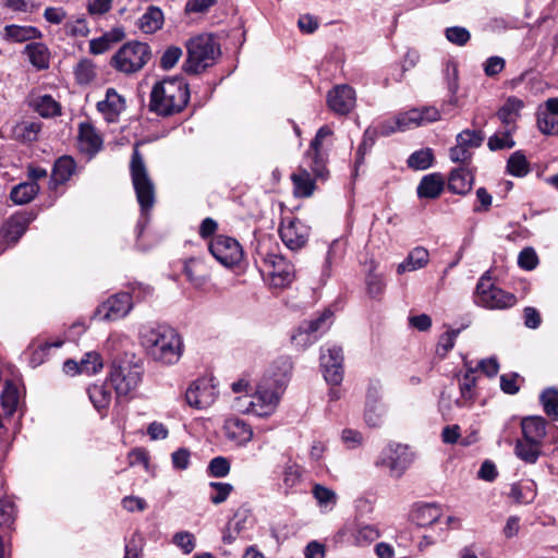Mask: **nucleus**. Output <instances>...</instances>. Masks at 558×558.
<instances>
[{
  "mask_svg": "<svg viewBox=\"0 0 558 558\" xmlns=\"http://www.w3.org/2000/svg\"><path fill=\"white\" fill-rule=\"evenodd\" d=\"M279 235L288 248L296 251L307 243L310 228L298 218L283 219L279 228Z\"/></svg>",
  "mask_w": 558,
  "mask_h": 558,
  "instance_id": "obj_16",
  "label": "nucleus"
},
{
  "mask_svg": "<svg viewBox=\"0 0 558 558\" xmlns=\"http://www.w3.org/2000/svg\"><path fill=\"white\" fill-rule=\"evenodd\" d=\"M88 398L98 411L107 409L111 402V390L105 385H93L87 389Z\"/></svg>",
  "mask_w": 558,
  "mask_h": 558,
  "instance_id": "obj_41",
  "label": "nucleus"
},
{
  "mask_svg": "<svg viewBox=\"0 0 558 558\" xmlns=\"http://www.w3.org/2000/svg\"><path fill=\"white\" fill-rule=\"evenodd\" d=\"M434 155L430 148L416 150L410 155L408 166L415 170H425L433 163Z\"/></svg>",
  "mask_w": 558,
  "mask_h": 558,
  "instance_id": "obj_49",
  "label": "nucleus"
},
{
  "mask_svg": "<svg viewBox=\"0 0 558 558\" xmlns=\"http://www.w3.org/2000/svg\"><path fill=\"white\" fill-rule=\"evenodd\" d=\"M163 24V13L157 7H149L147 11L140 19V28L146 33L151 34L160 29Z\"/></svg>",
  "mask_w": 558,
  "mask_h": 558,
  "instance_id": "obj_35",
  "label": "nucleus"
},
{
  "mask_svg": "<svg viewBox=\"0 0 558 558\" xmlns=\"http://www.w3.org/2000/svg\"><path fill=\"white\" fill-rule=\"evenodd\" d=\"M295 192L301 196H311L314 190V181L307 169H301L299 173L292 174Z\"/></svg>",
  "mask_w": 558,
  "mask_h": 558,
  "instance_id": "obj_43",
  "label": "nucleus"
},
{
  "mask_svg": "<svg viewBox=\"0 0 558 558\" xmlns=\"http://www.w3.org/2000/svg\"><path fill=\"white\" fill-rule=\"evenodd\" d=\"M141 343L147 355L162 365L175 364L183 353L181 336L169 326H158L142 332Z\"/></svg>",
  "mask_w": 558,
  "mask_h": 558,
  "instance_id": "obj_1",
  "label": "nucleus"
},
{
  "mask_svg": "<svg viewBox=\"0 0 558 558\" xmlns=\"http://www.w3.org/2000/svg\"><path fill=\"white\" fill-rule=\"evenodd\" d=\"M75 78L81 85L89 84L96 76L95 64L87 59H83L75 68Z\"/></svg>",
  "mask_w": 558,
  "mask_h": 558,
  "instance_id": "obj_54",
  "label": "nucleus"
},
{
  "mask_svg": "<svg viewBox=\"0 0 558 558\" xmlns=\"http://www.w3.org/2000/svg\"><path fill=\"white\" fill-rule=\"evenodd\" d=\"M143 367L134 354L125 352L113 357L109 380L118 397L128 396L142 380Z\"/></svg>",
  "mask_w": 558,
  "mask_h": 558,
  "instance_id": "obj_3",
  "label": "nucleus"
},
{
  "mask_svg": "<svg viewBox=\"0 0 558 558\" xmlns=\"http://www.w3.org/2000/svg\"><path fill=\"white\" fill-rule=\"evenodd\" d=\"M40 130L39 121H22L13 128V136L22 143H33L37 141Z\"/></svg>",
  "mask_w": 558,
  "mask_h": 558,
  "instance_id": "obj_32",
  "label": "nucleus"
},
{
  "mask_svg": "<svg viewBox=\"0 0 558 558\" xmlns=\"http://www.w3.org/2000/svg\"><path fill=\"white\" fill-rule=\"evenodd\" d=\"M208 472L215 477H225L230 472V462L225 457L214 458L208 465Z\"/></svg>",
  "mask_w": 558,
  "mask_h": 558,
  "instance_id": "obj_61",
  "label": "nucleus"
},
{
  "mask_svg": "<svg viewBox=\"0 0 558 558\" xmlns=\"http://www.w3.org/2000/svg\"><path fill=\"white\" fill-rule=\"evenodd\" d=\"M331 316V311L325 310L317 318L302 323V325L299 327L298 333L292 336V341L299 344L300 340H303V337L305 336L306 340L304 341L303 345L313 343L316 340V337L311 338L312 335L318 330L326 329L328 327L327 320L330 319Z\"/></svg>",
  "mask_w": 558,
  "mask_h": 558,
  "instance_id": "obj_22",
  "label": "nucleus"
},
{
  "mask_svg": "<svg viewBox=\"0 0 558 558\" xmlns=\"http://www.w3.org/2000/svg\"><path fill=\"white\" fill-rule=\"evenodd\" d=\"M476 302L487 308L502 310L515 304L517 299L512 293L495 287L490 282V277L483 275L476 286Z\"/></svg>",
  "mask_w": 558,
  "mask_h": 558,
  "instance_id": "obj_8",
  "label": "nucleus"
},
{
  "mask_svg": "<svg viewBox=\"0 0 558 558\" xmlns=\"http://www.w3.org/2000/svg\"><path fill=\"white\" fill-rule=\"evenodd\" d=\"M537 125L543 134L558 135V119L553 114L539 112L537 114Z\"/></svg>",
  "mask_w": 558,
  "mask_h": 558,
  "instance_id": "obj_56",
  "label": "nucleus"
},
{
  "mask_svg": "<svg viewBox=\"0 0 558 558\" xmlns=\"http://www.w3.org/2000/svg\"><path fill=\"white\" fill-rule=\"evenodd\" d=\"M523 439L535 444H543L546 436V421L542 416H529L521 421Z\"/></svg>",
  "mask_w": 558,
  "mask_h": 558,
  "instance_id": "obj_25",
  "label": "nucleus"
},
{
  "mask_svg": "<svg viewBox=\"0 0 558 558\" xmlns=\"http://www.w3.org/2000/svg\"><path fill=\"white\" fill-rule=\"evenodd\" d=\"M104 368V360L99 352L87 351L77 361L72 360V371L82 375H95Z\"/></svg>",
  "mask_w": 558,
  "mask_h": 558,
  "instance_id": "obj_24",
  "label": "nucleus"
},
{
  "mask_svg": "<svg viewBox=\"0 0 558 558\" xmlns=\"http://www.w3.org/2000/svg\"><path fill=\"white\" fill-rule=\"evenodd\" d=\"M466 372L459 379V389L460 397L454 400V404L458 408H469L473 404L475 400V386H476V376L473 367L469 366L465 362Z\"/></svg>",
  "mask_w": 558,
  "mask_h": 558,
  "instance_id": "obj_21",
  "label": "nucleus"
},
{
  "mask_svg": "<svg viewBox=\"0 0 558 558\" xmlns=\"http://www.w3.org/2000/svg\"><path fill=\"white\" fill-rule=\"evenodd\" d=\"M445 35L448 41L457 46H464L471 38L470 32L462 26L448 27Z\"/></svg>",
  "mask_w": 558,
  "mask_h": 558,
  "instance_id": "obj_57",
  "label": "nucleus"
},
{
  "mask_svg": "<svg viewBox=\"0 0 558 558\" xmlns=\"http://www.w3.org/2000/svg\"><path fill=\"white\" fill-rule=\"evenodd\" d=\"M39 186L36 182H22L15 185L10 197L16 205H25L29 203L38 193Z\"/></svg>",
  "mask_w": 558,
  "mask_h": 558,
  "instance_id": "obj_36",
  "label": "nucleus"
},
{
  "mask_svg": "<svg viewBox=\"0 0 558 558\" xmlns=\"http://www.w3.org/2000/svg\"><path fill=\"white\" fill-rule=\"evenodd\" d=\"M473 180V174L468 169H453L448 179V189L454 194L465 195L471 191Z\"/></svg>",
  "mask_w": 558,
  "mask_h": 558,
  "instance_id": "obj_27",
  "label": "nucleus"
},
{
  "mask_svg": "<svg viewBox=\"0 0 558 558\" xmlns=\"http://www.w3.org/2000/svg\"><path fill=\"white\" fill-rule=\"evenodd\" d=\"M225 435L238 445L247 444L253 437L252 427L240 417H230L223 425Z\"/></svg>",
  "mask_w": 558,
  "mask_h": 558,
  "instance_id": "obj_23",
  "label": "nucleus"
},
{
  "mask_svg": "<svg viewBox=\"0 0 558 558\" xmlns=\"http://www.w3.org/2000/svg\"><path fill=\"white\" fill-rule=\"evenodd\" d=\"M302 476L303 468L296 462L289 460L283 469V484L292 488L301 483Z\"/></svg>",
  "mask_w": 558,
  "mask_h": 558,
  "instance_id": "obj_52",
  "label": "nucleus"
},
{
  "mask_svg": "<svg viewBox=\"0 0 558 558\" xmlns=\"http://www.w3.org/2000/svg\"><path fill=\"white\" fill-rule=\"evenodd\" d=\"M355 90L348 84H340L327 94L328 108L338 116L349 114L355 107Z\"/></svg>",
  "mask_w": 558,
  "mask_h": 558,
  "instance_id": "obj_17",
  "label": "nucleus"
},
{
  "mask_svg": "<svg viewBox=\"0 0 558 558\" xmlns=\"http://www.w3.org/2000/svg\"><path fill=\"white\" fill-rule=\"evenodd\" d=\"M182 56V49L175 46L169 47L160 59V65L165 70L172 69Z\"/></svg>",
  "mask_w": 558,
  "mask_h": 558,
  "instance_id": "obj_64",
  "label": "nucleus"
},
{
  "mask_svg": "<svg viewBox=\"0 0 558 558\" xmlns=\"http://www.w3.org/2000/svg\"><path fill=\"white\" fill-rule=\"evenodd\" d=\"M32 108L43 118H52L61 113V107L50 95H40L31 100Z\"/></svg>",
  "mask_w": 558,
  "mask_h": 558,
  "instance_id": "obj_31",
  "label": "nucleus"
},
{
  "mask_svg": "<svg viewBox=\"0 0 558 558\" xmlns=\"http://www.w3.org/2000/svg\"><path fill=\"white\" fill-rule=\"evenodd\" d=\"M507 170L514 177H524L529 173V162L522 151H514L507 161Z\"/></svg>",
  "mask_w": 558,
  "mask_h": 558,
  "instance_id": "obj_48",
  "label": "nucleus"
},
{
  "mask_svg": "<svg viewBox=\"0 0 558 558\" xmlns=\"http://www.w3.org/2000/svg\"><path fill=\"white\" fill-rule=\"evenodd\" d=\"M68 180H70V156L63 155L54 162L50 178V189L57 190L59 185L64 184Z\"/></svg>",
  "mask_w": 558,
  "mask_h": 558,
  "instance_id": "obj_38",
  "label": "nucleus"
},
{
  "mask_svg": "<svg viewBox=\"0 0 558 558\" xmlns=\"http://www.w3.org/2000/svg\"><path fill=\"white\" fill-rule=\"evenodd\" d=\"M264 264L271 276V283L275 287L283 288L294 279V266L280 255H267Z\"/></svg>",
  "mask_w": 558,
  "mask_h": 558,
  "instance_id": "obj_18",
  "label": "nucleus"
},
{
  "mask_svg": "<svg viewBox=\"0 0 558 558\" xmlns=\"http://www.w3.org/2000/svg\"><path fill=\"white\" fill-rule=\"evenodd\" d=\"M201 268L202 264L196 259H190L184 265V274L195 288H202L206 283V276Z\"/></svg>",
  "mask_w": 558,
  "mask_h": 558,
  "instance_id": "obj_50",
  "label": "nucleus"
},
{
  "mask_svg": "<svg viewBox=\"0 0 558 558\" xmlns=\"http://www.w3.org/2000/svg\"><path fill=\"white\" fill-rule=\"evenodd\" d=\"M151 58L150 47L145 43L124 44L112 57L111 64L120 72L131 74L140 71Z\"/></svg>",
  "mask_w": 558,
  "mask_h": 558,
  "instance_id": "obj_6",
  "label": "nucleus"
},
{
  "mask_svg": "<svg viewBox=\"0 0 558 558\" xmlns=\"http://www.w3.org/2000/svg\"><path fill=\"white\" fill-rule=\"evenodd\" d=\"M343 354L337 345H327L322 349L320 366L324 377L331 385H339L343 379Z\"/></svg>",
  "mask_w": 558,
  "mask_h": 558,
  "instance_id": "obj_15",
  "label": "nucleus"
},
{
  "mask_svg": "<svg viewBox=\"0 0 558 558\" xmlns=\"http://www.w3.org/2000/svg\"><path fill=\"white\" fill-rule=\"evenodd\" d=\"M509 496L518 504H530L536 496V485L533 481L524 484L514 483L511 485Z\"/></svg>",
  "mask_w": 558,
  "mask_h": 558,
  "instance_id": "obj_39",
  "label": "nucleus"
},
{
  "mask_svg": "<svg viewBox=\"0 0 558 558\" xmlns=\"http://www.w3.org/2000/svg\"><path fill=\"white\" fill-rule=\"evenodd\" d=\"M332 135L329 126H322L315 137L312 140L310 147L304 156V165L311 170L312 174L316 178L324 179L327 174L326 161L327 155L322 149L325 138Z\"/></svg>",
  "mask_w": 558,
  "mask_h": 558,
  "instance_id": "obj_9",
  "label": "nucleus"
},
{
  "mask_svg": "<svg viewBox=\"0 0 558 558\" xmlns=\"http://www.w3.org/2000/svg\"><path fill=\"white\" fill-rule=\"evenodd\" d=\"M312 494L323 511H330L337 505L338 496L336 492L322 484H314Z\"/></svg>",
  "mask_w": 558,
  "mask_h": 558,
  "instance_id": "obj_37",
  "label": "nucleus"
},
{
  "mask_svg": "<svg viewBox=\"0 0 558 558\" xmlns=\"http://www.w3.org/2000/svg\"><path fill=\"white\" fill-rule=\"evenodd\" d=\"M385 405L365 407V422L371 427H377L383 423Z\"/></svg>",
  "mask_w": 558,
  "mask_h": 558,
  "instance_id": "obj_62",
  "label": "nucleus"
},
{
  "mask_svg": "<svg viewBox=\"0 0 558 558\" xmlns=\"http://www.w3.org/2000/svg\"><path fill=\"white\" fill-rule=\"evenodd\" d=\"M543 444H535L526 441V439H518L514 447V452L519 459L526 463H535L541 456Z\"/></svg>",
  "mask_w": 558,
  "mask_h": 558,
  "instance_id": "obj_34",
  "label": "nucleus"
},
{
  "mask_svg": "<svg viewBox=\"0 0 558 558\" xmlns=\"http://www.w3.org/2000/svg\"><path fill=\"white\" fill-rule=\"evenodd\" d=\"M130 175L142 215H147L156 202V185L149 174L148 168L140 153L134 147L130 161Z\"/></svg>",
  "mask_w": 558,
  "mask_h": 558,
  "instance_id": "obj_4",
  "label": "nucleus"
},
{
  "mask_svg": "<svg viewBox=\"0 0 558 558\" xmlns=\"http://www.w3.org/2000/svg\"><path fill=\"white\" fill-rule=\"evenodd\" d=\"M77 148L87 160H90L102 148L100 134L88 122L78 125Z\"/></svg>",
  "mask_w": 558,
  "mask_h": 558,
  "instance_id": "obj_19",
  "label": "nucleus"
},
{
  "mask_svg": "<svg viewBox=\"0 0 558 558\" xmlns=\"http://www.w3.org/2000/svg\"><path fill=\"white\" fill-rule=\"evenodd\" d=\"M172 543L179 548H181V550L185 555L191 554L196 546L195 536L187 531H181L175 533L172 537Z\"/></svg>",
  "mask_w": 558,
  "mask_h": 558,
  "instance_id": "obj_55",
  "label": "nucleus"
},
{
  "mask_svg": "<svg viewBox=\"0 0 558 558\" xmlns=\"http://www.w3.org/2000/svg\"><path fill=\"white\" fill-rule=\"evenodd\" d=\"M97 109L111 120L124 109V99L114 88H108L106 98L98 101Z\"/></svg>",
  "mask_w": 558,
  "mask_h": 558,
  "instance_id": "obj_29",
  "label": "nucleus"
},
{
  "mask_svg": "<svg viewBox=\"0 0 558 558\" xmlns=\"http://www.w3.org/2000/svg\"><path fill=\"white\" fill-rule=\"evenodd\" d=\"M254 525V518L247 510H239L235 512L233 519L229 522V531L242 535Z\"/></svg>",
  "mask_w": 558,
  "mask_h": 558,
  "instance_id": "obj_45",
  "label": "nucleus"
},
{
  "mask_svg": "<svg viewBox=\"0 0 558 558\" xmlns=\"http://www.w3.org/2000/svg\"><path fill=\"white\" fill-rule=\"evenodd\" d=\"M385 282L380 275L369 272L366 277L367 294L373 298H379L385 291Z\"/></svg>",
  "mask_w": 558,
  "mask_h": 558,
  "instance_id": "obj_59",
  "label": "nucleus"
},
{
  "mask_svg": "<svg viewBox=\"0 0 558 558\" xmlns=\"http://www.w3.org/2000/svg\"><path fill=\"white\" fill-rule=\"evenodd\" d=\"M379 531L375 525L361 524L353 533L354 544L367 546L379 537Z\"/></svg>",
  "mask_w": 558,
  "mask_h": 558,
  "instance_id": "obj_47",
  "label": "nucleus"
},
{
  "mask_svg": "<svg viewBox=\"0 0 558 558\" xmlns=\"http://www.w3.org/2000/svg\"><path fill=\"white\" fill-rule=\"evenodd\" d=\"M429 262V253L423 246H416L408 254L407 258L397 266V274L415 271L424 268Z\"/></svg>",
  "mask_w": 558,
  "mask_h": 558,
  "instance_id": "obj_26",
  "label": "nucleus"
},
{
  "mask_svg": "<svg viewBox=\"0 0 558 558\" xmlns=\"http://www.w3.org/2000/svg\"><path fill=\"white\" fill-rule=\"evenodd\" d=\"M64 343L63 340L53 341V342H45L40 344L37 349H35L29 357V365L32 367H37L44 363L46 352L51 348H60Z\"/></svg>",
  "mask_w": 558,
  "mask_h": 558,
  "instance_id": "obj_58",
  "label": "nucleus"
},
{
  "mask_svg": "<svg viewBox=\"0 0 558 558\" xmlns=\"http://www.w3.org/2000/svg\"><path fill=\"white\" fill-rule=\"evenodd\" d=\"M458 333L459 330H449L440 336L436 348L437 355L445 357L447 353L452 350Z\"/></svg>",
  "mask_w": 558,
  "mask_h": 558,
  "instance_id": "obj_60",
  "label": "nucleus"
},
{
  "mask_svg": "<svg viewBox=\"0 0 558 558\" xmlns=\"http://www.w3.org/2000/svg\"><path fill=\"white\" fill-rule=\"evenodd\" d=\"M283 391L281 385H276L264 377L257 385L255 393L251 395L250 405H253V414L257 416L271 415L276 411Z\"/></svg>",
  "mask_w": 558,
  "mask_h": 558,
  "instance_id": "obj_7",
  "label": "nucleus"
},
{
  "mask_svg": "<svg viewBox=\"0 0 558 558\" xmlns=\"http://www.w3.org/2000/svg\"><path fill=\"white\" fill-rule=\"evenodd\" d=\"M445 180L440 173H430L421 180L417 186L420 198H437L444 191Z\"/></svg>",
  "mask_w": 558,
  "mask_h": 558,
  "instance_id": "obj_28",
  "label": "nucleus"
},
{
  "mask_svg": "<svg viewBox=\"0 0 558 558\" xmlns=\"http://www.w3.org/2000/svg\"><path fill=\"white\" fill-rule=\"evenodd\" d=\"M143 550V537L134 533L124 548V558H140Z\"/></svg>",
  "mask_w": 558,
  "mask_h": 558,
  "instance_id": "obj_63",
  "label": "nucleus"
},
{
  "mask_svg": "<svg viewBox=\"0 0 558 558\" xmlns=\"http://www.w3.org/2000/svg\"><path fill=\"white\" fill-rule=\"evenodd\" d=\"M396 124H398L400 132L422 125V117L418 113V109H412L398 114L396 117Z\"/></svg>",
  "mask_w": 558,
  "mask_h": 558,
  "instance_id": "obj_53",
  "label": "nucleus"
},
{
  "mask_svg": "<svg viewBox=\"0 0 558 558\" xmlns=\"http://www.w3.org/2000/svg\"><path fill=\"white\" fill-rule=\"evenodd\" d=\"M484 138L481 130H463L457 135L456 145L449 150L450 159L458 163H469L473 156L472 149L480 147Z\"/></svg>",
  "mask_w": 558,
  "mask_h": 558,
  "instance_id": "obj_10",
  "label": "nucleus"
},
{
  "mask_svg": "<svg viewBox=\"0 0 558 558\" xmlns=\"http://www.w3.org/2000/svg\"><path fill=\"white\" fill-rule=\"evenodd\" d=\"M190 99L187 83L182 77L165 78L150 93L149 110L163 117L182 111Z\"/></svg>",
  "mask_w": 558,
  "mask_h": 558,
  "instance_id": "obj_2",
  "label": "nucleus"
},
{
  "mask_svg": "<svg viewBox=\"0 0 558 558\" xmlns=\"http://www.w3.org/2000/svg\"><path fill=\"white\" fill-rule=\"evenodd\" d=\"M291 372V360L287 356H281L274 362L271 373L265 377L276 385H281V388L286 389Z\"/></svg>",
  "mask_w": 558,
  "mask_h": 558,
  "instance_id": "obj_30",
  "label": "nucleus"
},
{
  "mask_svg": "<svg viewBox=\"0 0 558 558\" xmlns=\"http://www.w3.org/2000/svg\"><path fill=\"white\" fill-rule=\"evenodd\" d=\"M513 128H508L500 133H495L488 138L487 146L492 151L510 149L514 147L515 142L512 138Z\"/></svg>",
  "mask_w": 558,
  "mask_h": 558,
  "instance_id": "obj_44",
  "label": "nucleus"
},
{
  "mask_svg": "<svg viewBox=\"0 0 558 558\" xmlns=\"http://www.w3.org/2000/svg\"><path fill=\"white\" fill-rule=\"evenodd\" d=\"M187 59L184 63V70L190 74H198L215 63L220 53L210 35L202 34L191 38L186 43Z\"/></svg>",
  "mask_w": 558,
  "mask_h": 558,
  "instance_id": "obj_5",
  "label": "nucleus"
},
{
  "mask_svg": "<svg viewBox=\"0 0 558 558\" xmlns=\"http://www.w3.org/2000/svg\"><path fill=\"white\" fill-rule=\"evenodd\" d=\"M209 252L223 266L238 265L243 256L240 243L231 236L217 235L209 243Z\"/></svg>",
  "mask_w": 558,
  "mask_h": 558,
  "instance_id": "obj_11",
  "label": "nucleus"
},
{
  "mask_svg": "<svg viewBox=\"0 0 558 558\" xmlns=\"http://www.w3.org/2000/svg\"><path fill=\"white\" fill-rule=\"evenodd\" d=\"M218 391L211 378H198L185 392L186 403L197 410L207 409L217 398Z\"/></svg>",
  "mask_w": 558,
  "mask_h": 558,
  "instance_id": "obj_14",
  "label": "nucleus"
},
{
  "mask_svg": "<svg viewBox=\"0 0 558 558\" xmlns=\"http://www.w3.org/2000/svg\"><path fill=\"white\" fill-rule=\"evenodd\" d=\"M132 295L119 292L104 301L96 311V315L104 322H114L126 317L133 310Z\"/></svg>",
  "mask_w": 558,
  "mask_h": 558,
  "instance_id": "obj_12",
  "label": "nucleus"
},
{
  "mask_svg": "<svg viewBox=\"0 0 558 558\" xmlns=\"http://www.w3.org/2000/svg\"><path fill=\"white\" fill-rule=\"evenodd\" d=\"M411 463L412 456L408 447L400 444L389 445L377 461V465L387 468L393 477H400Z\"/></svg>",
  "mask_w": 558,
  "mask_h": 558,
  "instance_id": "obj_13",
  "label": "nucleus"
},
{
  "mask_svg": "<svg viewBox=\"0 0 558 558\" xmlns=\"http://www.w3.org/2000/svg\"><path fill=\"white\" fill-rule=\"evenodd\" d=\"M445 82L447 84L448 93H449V104L452 106L458 105V90H459V75H458V66L453 62H448L444 70Z\"/></svg>",
  "mask_w": 558,
  "mask_h": 558,
  "instance_id": "obj_40",
  "label": "nucleus"
},
{
  "mask_svg": "<svg viewBox=\"0 0 558 558\" xmlns=\"http://www.w3.org/2000/svg\"><path fill=\"white\" fill-rule=\"evenodd\" d=\"M541 402L548 416L558 418V390L547 388L541 395Z\"/></svg>",
  "mask_w": 558,
  "mask_h": 558,
  "instance_id": "obj_51",
  "label": "nucleus"
},
{
  "mask_svg": "<svg viewBox=\"0 0 558 558\" xmlns=\"http://www.w3.org/2000/svg\"><path fill=\"white\" fill-rule=\"evenodd\" d=\"M522 107V100L515 97H510L507 99L504 106L499 108V110L497 111V117L501 121V123H504L507 126V129L511 128L510 125L514 124Z\"/></svg>",
  "mask_w": 558,
  "mask_h": 558,
  "instance_id": "obj_33",
  "label": "nucleus"
},
{
  "mask_svg": "<svg viewBox=\"0 0 558 558\" xmlns=\"http://www.w3.org/2000/svg\"><path fill=\"white\" fill-rule=\"evenodd\" d=\"M31 63L38 70L49 66V52L45 45L39 43L29 44L25 49Z\"/></svg>",
  "mask_w": 558,
  "mask_h": 558,
  "instance_id": "obj_42",
  "label": "nucleus"
},
{
  "mask_svg": "<svg viewBox=\"0 0 558 558\" xmlns=\"http://www.w3.org/2000/svg\"><path fill=\"white\" fill-rule=\"evenodd\" d=\"M36 218L33 213H21L8 219L0 229V236L8 244L16 243Z\"/></svg>",
  "mask_w": 558,
  "mask_h": 558,
  "instance_id": "obj_20",
  "label": "nucleus"
},
{
  "mask_svg": "<svg viewBox=\"0 0 558 558\" xmlns=\"http://www.w3.org/2000/svg\"><path fill=\"white\" fill-rule=\"evenodd\" d=\"M19 403L17 388L10 381H7L1 395V405L7 415H12Z\"/></svg>",
  "mask_w": 558,
  "mask_h": 558,
  "instance_id": "obj_46",
  "label": "nucleus"
}]
</instances>
